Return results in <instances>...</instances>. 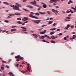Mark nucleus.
Returning a JSON list of instances; mask_svg holds the SVG:
<instances>
[{
    "instance_id": "nucleus-1",
    "label": "nucleus",
    "mask_w": 76,
    "mask_h": 76,
    "mask_svg": "<svg viewBox=\"0 0 76 76\" xmlns=\"http://www.w3.org/2000/svg\"><path fill=\"white\" fill-rule=\"evenodd\" d=\"M16 5L15 6L14 5H10V6L12 7L13 8V9L14 10H19V11H20L21 10L19 9L20 7H22V6L20 4H19L18 3H16Z\"/></svg>"
},
{
    "instance_id": "nucleus-2",
    "label": "nucleus",
    "mask_w": 76,
    "mask_h": 76,
    "mask_svg": "<svg viewBox=\"0 0 76 76\" xmlns=\"http://www.w3.org/2000/svg\"><path fill=\"white\" fill-rule=\"evenodd\" d=\"M15 58H18L16 59L17 61H19L20 60H23V58L20 56V55L15 57Z\"/></svg>"
},
{
    "instance_id": "nucleus-3",
    "label": "nucleus",
    "mask_w": 76,
    "mask_h": 76,
    "mask_svg": "<svg viewBox=\"0 0 76 76\" xmlns=\"http://www.w3.org/2000/svg\"><path fill=\"white\" fill-rule=\"evenodd\" d=\"M31 13L30 14V15H29V16L30 17V18H34V19H38V18L34 16V15H34V12H31Z\"/></svg>"
},
{
    "instance_id": "nucleus-4",
    "label": "nucleus",
    "mask_w": 76,
    "mask_h": 76,
    "mask_svg": "<svg viewBox=\"0 0 76 76\" xmlns=\"http://www.w3.org/2000/svg\"><path fill=\"white\" fill-rule=\"evenodd\" d=\"M31 21H32V22H34V23H37V24H38V23H39V22H41V20H31Z\"/></svg>"
},
{
    "instance_id": "nucleus-5",
    "label": "nucleus",
    "mask_w": 76,
    "mask_h": 76,
    "mask_svg": "<svg viewBox=\"0 0 76 76\" xmlns=\"http://www.w3.org/2000/svg\"><path fill=\"white\" fill-rule=\"evenodd\" d=\"M28 19H29V18L28 17H24L22 19V20H23V21H26L27 20H28Z\"/></svg>"
},
{
    "instance_id": "nucleus-6",
    "label": "nucleus",
    "mask_w": 76,
    "mask_h": 76,
    "mask_svg": "<svg viewBox=\"0 0 76 76\" xmlns=\"http://www.w3.org/2000/svg\"><path fill=\"white\" fill-rule=\"evenodd\" d=\"M51 37L52 39H56V38H58V36H56L55 37L54 35H53L51 36Z\"/></svg>"
},
{
    "instance_id": "nucleus-7",
    "label": "nucleus",
    "mask_w": 76,
    "mask_h": 76,
    "mask_svg": "<svg viewBox=\"0 0 76 76\" xmlns=\"http://www.w3.org/2000/svg\"><path fill=\"white\" fill-rule=\"evenodd\" d=\"M41 4H42L44 5L43 6V7H44V8H46V7H47V5L44 4V3L43 2H41Z\"/></svg>"
},
{
    "instance_id": "nucleus-8",
    "label": "nucleus",
    "mask_w": 76,
    "mask_h": 76,
    "mask_svg": "<svg viewBox=\"0 0 76 76\" xmlns=\"http://www.w3.org/2000/svg\"><path fill=\"white\" fill-rule=\"evenodd\" d=\"M52 10V12H53V13H56H56H58V11H57V10H55L53 9Z\"/></svg>"
},
{
    "instance_id": "nucleus-9",
    "label": "nucleus",
    "mask_w": 76,
    "mask_h": 76,
    "mask_svg": "<svg viewBox=\"0 0 76 76\" xmlns=\"http://www.w3.org/2000/svg\"><path fill=\"white\" fill-rule=\"evenodd\" d=\"M27 65L28 67L27 68V70L28 72H30V68H29V64H28Z\"/></svg>"
},
{
    "instance_id": "nucleus-10",
    "label": "nucleus",
    "mask_w": 76,
    "mask_h": 76,
    "mask_svg": "<svg viewBox=\"0 0 76 76\" xmlns=\"http://www.w3.org/2000/svg\"><path fill=\"white\" fill-rule=\"evenodd\" d=\"M30 3H31V4H35L37 3V2L36 1H34L31 2Z\"/></svg>"
},
{
    "instance_id": "nucleus-11",
    "label": "nucleus",
    "mask_w": 76,
    "mask_h": 76,
    "mask_svg": "<svg viewBox=\"0 0 76 76\" xmlns=\"http://www.w3.org/2000/svg\"><path fill=\"white\" fill-rule=\"evenodd\" d=\"M15 15H18V16H20L21 15L20 13L18 12H16L15 13Z\"/></svg>"
},
{
    "instance_id": "nucleus-12",
    "label": "nucleus",
    "mask_w": 76,
    "mask_h": 76,
    "mask_svg": "<svg viewBox=\"0 0 76 76\" xmlns=\"http://www.w3.org/2000/svg\"><path fill=\"white\" fill-rule=\"evenodd\" d=\"M26 7H29V8H30V9H33V7L32 6H30V5H27L26 6Z\"/></svg>"
},
{
    "instance_id": "nucleus-13",
    "label": "nucleus",
    "mask_w": 76,
    "mask_h": 76,
    "mask_svg": "<svg viewBox=\"0 0 76 76\" xmlns=\"http://www.w3.org/2000/svg\"><path fill=\"white\" fill-rule=\"evenodd\" d=\"M39 13L41 14V15H45L46 13L45 12H39Z\"/></svg>"
},
{
    "instance_id": "nucleus-14",
    "label": "nucleus",
    "mask_w": 76,
    "mask_h": 76,
    "mask_svg": "<svg viewBox=\"0 0 76 76\" xmlns=\"http://www.w3.org/2000/svg\"><path fill=\"white\" fill-rule=\"evenodd\" d=\"M32 35H33V36H34V37H36V38H37L38 37V36H37V35L35 34H33Z\"/></svg>"
},
{
    "instance_id": "nucleus-15",
    "label": "nucleus",
    "mask_w": 76,
    "mask_h": 76,
    "mask_svg": "<svg viewBox=\"0 0 76 76\" xmlns=\"http://www.w3.org/2000/svg\"><path fill=\"white\" fill-rule=\"evenodd\" d=\"M73 3V1H72L71 0H70L69 1V2L68 3L69 4H70L71 3Z\"/></svg>"
},
{
    "instance_id": "nucleus-16",
    "label": "nucleus",
    "mask_w": 76,
    "mask_h": 76,
    "mask_svg": "<svg viewBox=\"0 0 76 76\" xmlns=\"http://www.w3.org/2000/svg\"><path fill=\"white\" fill-rule=\"evenodd\" d=\"M17 31V30L15 28L12 29L11 30V32H13V31Z\"/></svg>"
},
{
    "instance_id": "nucleus-17",
    "label": "nucleus",
    "mask_w": 76,
    "mask_h": 76,
    "mask_svg": "<svg viewBox=\"0 0 76 76\" xmlns=\"http://www.w3.org/2000/svg\"><path fill=\"white\" fill-rule=\"evenodd\" d=\"M9 75H11V76H14V75H13V74L12 72H10L9 73Z\"/></svg>"
},
{
    "instance_id": "nucleus-18",
    "label": "nucleus",
    "mask_w": 76,
    "mask_h": 76,
    "mask_svg": "<svg viewBox=\"0 0 76 76\" xmlns=\"http://www.w3.org/2000/svg\"><path fill=\"white\" fill-rule=\"evenodd\" d=\"M21 72L22 73H26L27 72H28V71L27 70H25V71H21L20 70Z\"/></svg>"
},
{
    "instance_id": "nucleus-19",
    "label": "nucleus",
    "mask_w": 76,
    "mask_h": 76,
    "mask_svg": "<svg viewBox=\"0 0 76 76\" xmlns=\"http://www.w3.org/2000/svg\"><path fill=\"white\" fill-rule=\"evenodd\" d=\"M4 4H6L7 5H9V4L6 2H3Z\"/></svg>"
},
{
    "instance_id": "nucleus-20",
    "label": "nucleus",
    "mask_w": 76,
    "mask_h": 76,
    "mask_svg": "<svg viewBox=\"0 0 76 76\" xmlns=\"http://www.w3.org/2000/svg\"><path fill=\"white\" fill-rule=\"evenodd\" d=\"M9 16H15V15L14 14H9Z\"/></svg>"
},
{
    "instance_id": "nucleus-21",
    "label": "nucleus",
    "mask_w": 76,
    "mask_h": 76,
    "mask_svg": "<svg viewBox=\"0 0 76 76\" xmlns=\"http://www.w3.org/2000/svg\"><path fill=\"white\" fill-rule=\"evenodd\" d=\"M43 42H47V43H48V44H50V42H47L44 40H42Z\"/></svg>"
},
{
    "instance_id": "nucleus-22",
    "label": "nucleus",
    "mask_w": 76,
    "mask_h": 76,
    "mask_svg": "<svg viewBox=\"0 0 76 76\" xmlns=\"http://www.w3.org/2000/svg\"><path fill=\"white\" fill-rule=\"evenodd\" d=\"M55 33V31H52L50 33V35H53Z\"/></svg>"
},
{
    "instance_id": "nucleus-23",
    "label": "nucleus",
    "mask_w": 76,
    "mask_h": 76,
    "mask_svg": "<svg viewBox=\"0 0 76 76\" xmlns=\"http://www.w3.org/2000/svg\"><path fill=\"white\" fill-rule=\"evenodd\" d=\"M57 28H51L50 29V30L51 31H54V30H56V29Z\"/></svg>"
},
{
    "instance_id": "nucleus-24",
    "label": "nucleus",
    "mask_w": 76,
    "mask_h": 76,
    "mask_svg": "<svg viewBox=\"0 0 76 76\" xmlns=\"http://www.w3.org/2000/svg\"><path fill=\"white\" fill-rule=\"evenodd\" d=\"M34 14L37 16H39V14L37 13H34Z\"/></svg>"
},
{
    "instance_id": "nucleus-25",
    "label": "nucleus",
    "mask_w": 76,
    "mask_h": 76,
    "mask_svg": "<svg viewBox=\"0 0 76 76\" xmlns=\"http://www.w3.org/2000/svg\"><path fill=\"white\" fill-rule=\"evenodd\" d=\"M53 23V21H49V22H48V23L49 24H51V23Z\"/></svg>"
},
{
    "instance_id": "nucleus-26",
    "label": "nucleus",
    "mask_w": 76,
    "mask_h": 76,
    "mask_svg": "<svg viewBox=\"0 0 76 76\" xmlns=\"http://www.w3.org/2000/svg\"><path fill=\"white\" fill-rule=\"evenodd\" d=\"M51 43H53V44H55V43H56V42L53 40L51 41Z\"/></svg>"
},
{
    "instance_id": "nucleus-27",
    "label": "nucleus",
    "mask_w": 76,
    "mask_h": 76,
    "mask_svg": "<svg viewBox=\"0 0 76 76\" xmlns=\"http://www.w3.org/2000/svg\"><path fill=\"white\" fill-rule=\"evenodd\" d=\"M71 7L72 9H73V10H75L76 11V8H75L72 7Z\"/></svg>"
},
{
    "instance_id": "nucleus-28",
    "label": "nucleus",
    "mask_w": 76,
    "mask_h": 76,
    "mask_svg": "<svg viewBox=\"0 0 76 76\" xmlns=\"http://www.w3.org/2000/svg\"><path fill=\"white\" fill-rule=\"evenodd\" d=\"M23 10H25V11H26V12H29V10L26 9H25L24 8H23Z\"/></svg>"
},
{
    "instance_id": "nucleus-29",
    "label": "nucleus",
    "mask_w": 76,
    "mask_h": 76,
    "mask_svg": "<svg viewBox=\"0 0 76 76\" xmlns=\"http://www.w3.org/2000/svg\"><path fill=\"white\" fill-rule=\"evenodd\" d=\"M21 28L23 29H26V28L24 27H21Z\"/></svg>"
},
{
    "instance_id": "nucleus-30",
    "label": "nucleus",
    "mask_w": 76,
    "mask_h": 76,
    "mask_svg": "<svg viewBox=\"0 0 76 76\" xmlns=\"http://www.w3.org/2000/svg\"><path fill=\"white\" fill-rule=\"evenodd\" d=\"M40 33V34H45V32H41Z\"/></svg>"
},
{
    "instance_id": "nucleus-31",
    "label": "nucleus",
    "mask_w": 76,
    "mask_h": 76,
    "mask_svg": "<svg viewBox=\"0 0 76 76\" xmlns=\"http://www.w3.org/2000/svg\"><path fill=\"white\" fill-rule=\"evenodd\" d=\"M18 23V24H22V23L20 21H18L17 22Z\"/></svg>"
},
{
    "instance_id": "nucleus-32",
    "label": "nucleus",
    "mask_w": 76,
    "mask_h": 76,
    "mask_svg": "<svg viewBox=\"0 0 76 76\" xmlns=\"http://www.w3.org/2000/svg\"><path fill=\"white\" fill-rule=\"evenodd\" d=\"M70 11L69 10H67V11H66V13H70Z\"/></svg>"
},
{
    "instance_id": "nucleus-33",
    "label": "nucleus",
    "mask_w": 76,
    "mask_h": 76,
    "mask_svg": "<svg viewBox=\"0 0 76 76\" xmlns=\"http://www.w3.org/2000/svg\"><path fill=\"white\" fill-rule=\"evenodd\" d=\"M65 20H66V22H70V20H66V19H65Z\"/></svg>"
},
{
    "instance_id": "nucleus-34",
    "label": "nucleus",
    "mask_w": 76,
    "mask_h": 76,
    "mask_svg": "<svg viewBox=\"0 0 76 76\" xmlns=\"http://www.w3.org/2000/svg\"><path fill=\"white\" fill-rule=\"evenodd\" d=\"M1 69L3 70H4V67H2V66H1Z\"/></svg>"
},
{
    "instance_id": "nucleus-35",
    "label": "nucleus",
    "mask_w": 76,
    "mask_h": 76,
    "mask_svg": "<svg viewBox=\"0 0 76 76\" xmlns=\"http://www.w3.org/2000/svg\"><path fill=\"white\" fill-rule=\"evenodd\" d=\"M66 27H67V28H69V27H70V25H69V24H68V25H67Z\"/></svg>"
},
{
    "instance_id": "nucleus-36",
    "label": "nucleus",
    "mask_w": 76,
    "mask_h": 76,
    "mask_svg": "<svg viewBox=\"0 0 76 76\" xmlns=\"http://www.w3.org/2000/svg\"><path fill=\"white\" fill-rule=\"evenodd\" d=\"M47 13H48V14L49 15H51V13L50 11H47Z\"/></svg>"
},
{
    "instance_id": "nucleus-37",
    "label": "nucleus",
    "mask_w": 76,
    "mask_h": 76,
    "mask_svg": "<svg viewBox=\"0 0 76 76\" xmlns=\"http://www.w3.org/2000/svg\"><path fill=\"white\" fill-rule=\"evenodd\" d=\"M2 63H6V61H2Z\"/></svg>"
},
{
    "instance_id": "nucleus-38",
    "label": "nucleus",
    "mask_w": 76,
    "mask_h": 76,
    "mask_svg": "<svg viewBox=\"0 0 76 76\" xmlns=\"http://www.w3.org/2000/svg\"><path fill=\"white\" fill-rule=\"evenodd\" d=\"M4 22H6V23H9V21L7 20H5Z\"/></svg>"
},
{
    "instance_id": "nucleus-39",
    "label": "nucleus",
    "mask_w": 76,
    "mask_h": 76,
    "mask_svg": "<svg viewBox=\"0 0 76 76\" xmlns=\"http://www.w3.org/2000/svg\"><path fill=\"white\" fill-rule=\"evenodd\" d=\"M73 37H72V38H70L69 39H70L71 41H73L72 39H73Z\"/></svg>"
},
{
    "instance_id": "nucleus-40",
    "label": "nucleus",
    "mask_w": 76,
    "mask_h": 76,
    "mask_svg": "<svg viewBox=\"0 0 76 76\" xmlns=\"http://www.w3.org/2000/svg\"><path fill=\"white\" fill-rule=\"evenodd\" d=\"M44 26H47V25H42V27H44Z\"/></svg>"
},
{
    "instance_id": "nucleus-41",
    "label": "nucleus",
    "mask_w": 76,
    "mask_h": 76,
    "mask_svg": "<svg viewBox=\"0 0 76 76\" xmlns=\"http://www.w3.org/2000/svg\"><path fill=\"white\" fill-rule=\"evenodd\" d=\"M41 38L42 39H44V38H45V37L44 36H42L41 37Z\"/></svg>"
},
{
    "instance_id": "nucleus-42",
    "label": "nucleus",
    "mask_w": 76,
    "mask_h": 76,
    "mask_svg": "<svg viewBox=\"0 0 76 76\" xmlns=\"http://www.w3.org/2000/svg\"><path fill=\"white\" fill-rule=\"evenodd\" d=\"M66 19H70V18L69 17H67L66 18Z\"/></svg>"
},
{
    "instance_id": "nucleus-43",
    "label": "nucleus",
    "mask_w": 76,
    "mask_h": 76,
    "mask_svg": "<svg viewBox=\"0 0 76 76\" xmlns=\"http://www.w3.org/2000/svg\"><path fill=\"white\" fill-rule=\"evenodd\" d=\"M64 29H66V30H68V28H67V27H66L64 28Z\"/></svg>"
},
{
    "instance_id": "nucleus-44",
    "label": "nucleus",
    "mask_w": 76,
    "mask_h": 76,
    "mask_svg": "<svg viewBox=\"0 0 76 76\" xmlns=\"http://www.w3.org/2000/svg\"><path fill=\"white\" fill-rule=\"evenodd\" d=\"M59 36H61V35H62V33H61L58 34Z\"/></svg>"
},
{
    "instance_id": "nucleus-45",
    "label": "nucleus",
    "mask_w": 76,
    "mask_h": 76,
    "mask_svg": "<svg viewBox=\"0 0 76 76\" xmlns=\"http://www.w3.org/2000/svg\"><path fill=\"white\" fill-rule=\"evenodd\" d=\"M71 28H74V26H73V25L71 26Z\"/></svg>"
},
{
    "instance_id": "nucleus-46",
    "label": "nucleus",
    "mask_w": 76,
    "mask_h": 76,
    "mask_svg": "<svg viewBox=\"0 0 76 76\" xmlns=\"http://www.w3.org/2000/svg\"><path fill=\"white\" fill-rule=\"evenodd\" d=\"M22 19H21V18H17V20H21Z\"/></svg>"
},
{
    "instance_id": "nucleus-47",
    "label": "nucleus",
    "mask_w": 76,
    "mask_h": 76,
    "mask_svg": "<svg viewBox=\"0 0 76 76\" xmlns=\"http://www.w3.org/2000/svg\"><path fill=\"white\" fill-rule=\"evenodd\" d=\"M56 23H54L53 25V26H56Z\"/></svg>"
},
{
    "instance_id": "nucleus-48",
    "label": "nucleus",
    "mask_w": 76,
    "mask_h": 76,
    "mask_svg": "<svg viewBox=\"0 0 76 76\" xmlns=\"http://www.w3.org/2000/svg\"><path fill=\"white\" fill-rule=\"evenodd\" d=\"M44 37H47V38H48V36H47V35H45L44 36Z\"/></svg>"
},
{
    "instance_id": "nucleus-49",
    "label": "nucleus",
    "mask_w": 76,
    "mask_h": 76,
    "mask_svg": "<svg viewBox=\"0 0 76 76\" xmlns=\"http://www.w3.org/2000/svg\"><path fill=\"white\" fill-rule=\"evenodd\" d=\"M15 27H16V26H13L12 27L13 28H15Z\"/></svg>"
},
{
    "instance_id": "nucleus-50",
    "label": "nucleus",
    "mask_w": 76,
    "mask_h": 76,
    "mask_svg": "<svg viewBox=\"0 0 76 76\" xmlns=\"http://www.w3.org/2000/svg\"><path fill=\"white\" fill-rule=\"evenodd\" d=\"M37 7H40V8H41V7L38 5H37Z\"/></svg>"
},
{
    "instance_id": "nucleus-51",
    "label": "nucleus",
    "mask_w": 76,
    "mask_h": 76,
    "mask_svg": "<svg viewBox=\"0 0 76 76\" xmlns=\"http://www.w3.org/2000/svg\"><path fill=\"white\" fill-rule=\"evenodd\" d=\"M19 64H17V65H15V66H16V67H18V66H19Z\"/></svg>"
},
{
    "instance_id": "nucleus-52",
    "label": "nucleus",
    "mask_w": 76,
    "mask_h": 76,
    "mask_svg": "<svg viewBox=\"0 0 76 76\" xmlns=\"http://www.w3.org/2000/svg\"><path fill=\"white\" fill-rule=\"evenodd\" d=\"M73 37H74L75 38H76V36L75 35H73Z\"/></svg>"
},
{
    "instance_id": "nucleus-53",
    "label": "nucleus",
    "mask_w": 76,
    "mask_h": 76,
    "mask_svg": "<svg viewBox=\"0 0 76 76\" xmlns=\"http://www.w3.org/2000/svg\"><path fill=\"white\" fill-rule=\"evenodd\" d=\"M41 8L39 7V8L38 9V11L40 10L41 9Z\"/></svg>"
},
{
    "instance_id": "nucleus-54",
    "label": "nucleus",
    "mask_w": 76,
    "mask_h": 76,
    "mask_svg": "<svg viewBox=\"0 0 76 76\" xmlns=\"http://www.w3.org/2000/svg\"><path fill=\"white\" fill-rule=\"evenodd\" d=\"M24 34H28V32H24Z\"/></svg>"
},
{
    "instance_id": "nucleus-55",
    "label": "nucleus",
    "mask_w": 76,
    "mask_h": 76,
    "mask_svg": "<svg viewBox=\"0 0 76 76\" xmlns=\"http://www.w3.org/2000/svg\"><path fill=\"white\" fill-rule=\"evenodd\" d=\"M23 2H26V1L27 0H23Z\"/></svg>"
},
{
    "instance_id": "nucleus-56",
    "label": "nucleus",
    "mask_w": 76,
    "mask_h": 76,
    "mask_svg": "<svg viewBox=\"0 0 76 76\" xmlns=\"http://www.w3.org/2000/svg\"><path fill=\"white\" fill-rule=\"evenodd\" d=\"M48 39H51V38L50 37L48 36Z\"/></svg>"
},
{
    "instance_id": "nucleus-57",
    "label": "nucleus",
    "mask_w": 76,
    "mask_h": 76,
    "mask_svg": "<svg viewBox=\"0 0 76 76\" xmlns=\"http://www.w3.org/2000/svg\"><path fill=\"white\" fill-rule=\"evenodd\" d=\"M60 31V29H57V31Z\"/></svg>"
},
{
    "instance_id": "nucleus-58",
    "label": "nucleus",
    "mask_w": 76,
    "mask_h": 76,
    "mask_svg": "<svg viewBox=\"0 0 76 76\" xmlns=\"http://www.w3.org/2000/svg\"><path fill=\"white\" fill-rule=\"evenodd\" d=\"M48 6H49V7H52V6H51V5H49Z\"/></svg>"
},
{
    "instance_id": "nucleus-59",
    "label": "nucleus",
    "mask_w": 76,
    "mask_h": 76,
    "mask_svg": "<svg viewBox=\"0 0 76 76\" xmlns=\"http://www.w3.org/2000/svg\"><path fill=\"white\" fill-rule=\"evenodd\" d=\"M10 16H8V17H7V18H8V19H9V18H10Z\"/></svg>"
},
{
    "instance_id": "nucleus-60",
    "label": "nucleus",
    "mask_w": 76,
    "mask_h": 76,
    "mask_svg": "<svg viewBox=\"0 0 76 76\" xmlns=\"http://www.w3.org/2000/svg\"><path fill=\"white\" fill-rule=\"evenodd\" d=\"M53 18H50V20H53Z\"/></svg>"
},
{
    "instance_id": "nucleus-61",
    "label": "nucleus",
    "mask_w": 76,
    "mask_h": 76,
    "mask_svg": "<svg viewBox=\"0 0 76 76\" xmlns=\"http://www.w3.org/2000/svg\"><path fill=\"white\" fill-rule=\"evenodd\" d=\"M56 7V9H58V8H59V7L58 6Z\"/></svg>"
},
{
    "instance_id": "nucleus-62",
    "label": "nucleus",
    "mask_w": 76,
    "mask_h": 76,
    "mask_svg": "<svg viewBox=\"0 0 76 76\" xmlns=\"http://www.w3.org/2000/svg\"><path fill=\"white\" fill-rule=\"evenodd\" d=\"M5 32H6V33H7L9 32L8 31H6L5 30Z\"/></svg>"
},
{
    "instance_id": "nucleus-63",
    "label": "nucleus",
    "mask_w": 76,
    "mask_h": 76,
    "mask_svg": "<svg viewBox=\"0 0 76 76\" xmlns=\"http://www.w3.org/2000/svg\"><path fill=\"white\" fill-rule=\"evenodd\" d=\"M66 37H64V39L65 40H66Z\"/></svg>"
},
{
    "instance_id": "nucleus-64",
    "label": "nucleus",
    "mask_w": 76,
    "mask_h": 76,
    "mask_svg": "<svg viewBox=\"0 0 76 76\" xmlns=\"http://www.w3.org/2000/svg\"><path fill=\"white\" fill-rule=\"evenodd\" d=\"M62 12L63 13H65V12H64V11H62Z\"/></svg>"
}]
</instances>
